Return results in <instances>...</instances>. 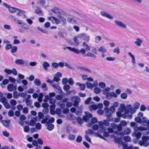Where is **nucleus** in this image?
I'll list each match as a JSON object with an SVG mask.
<instances>
[{
  "instance_id": "e433bc0d",
  "label": "nucleus",
  "mask_w": 149,
  "mask_h": 149,
  "mask_svg": "<svg viewBox=\"0 0 149 149\" xmlns=\"http://www.w3.org/2000/svg\"><path fill=\"white\" fill-rule=\"evenodd\" d=\"M86 134L87 135H88L89 134H93L94 133L93 131L91 129H89L86 131Z\"/></svg>"
},
{
  "instance_id": "1a4fd4ad",
  "label": "nucleus",
  "mask_w": 149,
  "mask_h": 149,
  "mask_svg": "<svg viewBox=\"0 0 149 149\" xmlns=\"http://www.w3.org/2000/svg\"><path fill=\"white\" fill-rule=\"evenodd\" d=\"M16 85L14 86L13 84H10L7 86V89L9 91L11 92L13 91L14 89H16Z\"/></svg>"
},
{
  "instance_id": "a878e982",
  "label": "nucleus",
  "mask_w": 149,
  "mask_h": 149,
  "mask_svg": "<svg viewBox=\"0 0 149 149\" xmlns=\"http://www.w3.org/2000/svg\"><path fill=\"white\" fill-rule=\"evenodd\" d=\"M128 108H129L130 112L131 114H132L135 112V109L132 107V105L131 104H129L128 106Z\"/></svg>"
},
{
  "instance_id": "dca6fc26",
  "label": "nucleus",
  "mask_w": 149,
  "mask_h": 149,
  "mask_svg": "<svg viewBox=\"0 0 149 149\" xmlns=\"http://www.w3.org/2000/svg\"><path fill=\"white\" fill-rule=\"evenodd\" d=\"M142 42V40L141 39L137 38L136 39V41L134 42V43L137 46H141V44Z\"/></svg>"
},
{
  "instance_id": "69168bd1",
  "label": "nucleus",
  "mask_w": 149,
  "mask_h": 149,
  "mask_svg": "<svg viewBox=\"0 0 149 149\" xmlns=\"http://www.w3.org/2000/svg\"><path fill=\"white\" fill-rule=\"evenodd\" d=\"M50 26V23L48 22H47L45 23L44 24V26L46 28H49Z\"/></svg>"
},
{
  "instance_id": "13d9d810",
  "label": "nucleus",
  "mask_w": 149,
  "mask_h": 149,
  "mask_svg": "<svg viewBox=\"0 0 149 149\" xmlns=\"http://www.w3.org/2000/svg\"><path fill=\"white\" fill-rule=\"evenodd\" d=\"M124 140L126 142H129L131 140V138L129 136H127L124 137Z\"/></svg>"
},
{
  "instance_id": "7c9ffc66",
  "label": "nucleus",
  "mask_w": 149,
  "mask_h": 149,
  "mask_svg": "<svg viewBox=\"0 0 149 149\" xmlns=\"http://www.w3.org/2000/svg\"><path fill=\"white\" fill-rule=\"evenodd\" d=\"M7 102V99L5 97H3L0 98V102H2L3 104Z\"/></svg>"
},
{
  "instance_id": "a18cd8bd",
  "label": "nucleus",
  "mask_w": 149,
  "mask_h": 149,
  "mask_svg": "<svg viewBox=\"0 0 149 149\" xmlns=\"http://www.w3.org/2000/svg\"><path fill=\"white\" fill-rule=\"evenodd\" d=\"M55 119L54 118H51L49 119V121H47V125L49 124V123H53L54 122Z\"/></svg>"
},
{
  "instance_id": "603ef678",
  "label": "nucleus",
  "mask_w": 149,
  "mask_h": 149,
  "mask_svg": "<svg viewBox=\"0 0 149 149\" xmlns=\"http://www.w3.org/2000/svg\"><path fill=\"white\" fill-rule=\"evenodd\" d=\"M99 50L103 53L106 52L107 50L106 49L102 47H100Z\"/></svg>"
},
{
  "instance_id": "423d86ee",
  "label": "nucleus",
  "mask_w": 149,
  "mask_h": 149,
  "mask_svg": "<svg viewBox=\"0 0 149 149\" xmlns=\"http://www.w3.org/2000/svg\"><path fill=\"white\" fill-rule=\"evenodd\" d=\"M18 12L17 13V16H21L23 19H24L26 17V16L25 15L26 12L22 10L18 9L17 10Z\"/></svg>"
},
{
  "instance_id": "8fccbe9b",
  "label": "nucleus",
  "mask_w": 149,
  "mask_h": 149,
  "mask_svg": "<svg viewBox=\"0 0 149 149\" xmlns=\"http://www.w3.org/2000/svg\"><path fill=\"white\" fill-rule=\"evenodd\" d=\"M82 140V137L80 136H78L76 139V141L77 142L80 143L81 142Z\"/></svg>"
},
{
  "instance_id": "6e6552de",
  "label": "nucleus",
  "mask_w": 149,
  "mask_h": 149,
  "mask_svg": "<svg viewBox=\"0 0 149 149\" xmlns=\"http://www.w3.org/2000/svg\"><path fill=\"white\" fill-rule=\"evenodd\" d=\"M101 15L109 19H113V17L108 14L107 13L104 11H102L100 12Z\"/></svg>"
},
{
  "instance_id": "bb28decb",
  "label": "nucleus",
  "mask_w": 149,
  "mask_h": 149,
  "mask_svg": "<svg viewBox=\"0 0 149 149\" xmlns=\"http://www.w3.org/2000/svg\"><path fill=\"white\" fill-rule=\"evenodd\" d=\"M110 88H105L104 91V94L106 95V97H109V91Z\"/></svg>"
},
{
  "instance_id": "f257e3e1",
  "label": "nucleus",
  "mask_w": 149,
  "mask_h": 149,
  "mask_svg": "<svg viewBox=\"0 0 149 149\" xmlns=\"http://www.w3.org/2000/svg\"><path fill=\"white\" fill-rule=\"evenodd\" d=\"M63 49L64 50H66V49H67L74 53L77 54H79L81 53L82 54H84L86 52V51H85L84 49L83 48L81 49L80 50H79L75 48H72L70 47H64Z\"/></svg>"
},
{
  "instance_id": "b1692460",
  "label": "nucleus",
  "mask_w": 149,
  "mask_h": 149,
  "mask_svg": "<svg viewBox=\"0 0 149 149\" xmlns=\"http://www.w3.org/2000/svg\"><path fill=\"white\" fill-rule=\"evenodd\" d=\"M52 65H68L66 62H60L58 64L56 63H53Z\"/></svg>"
},
{
  "instance_id": "4be33fe9",
  "label": "nucleus",
  "mask_w": 149,
  "mask_h": 149,
  "mask_svg": "<svg viewBox=\"0 0 149 149\" xmlns=\"http://www.w3.org/2000/svg\"><path fill=\"white\" fill-rule=\"evenodd\" d=\"M18 9L15 7H10L9 8V12L11 13H13L16 12L17 10H18Z\"/></svg>"
},
{
  "instance_id": "393cba45",
  "label": "nucleus",
  "mask_w": 149,
  "mask_h": 149,
  "mask_svg": "<svg viewBox=\"0 0 149 149\" xmlns=\"http://www.w3.org/2000/svg\"><path fill=\"white\" fill-rule=\"evenodd\" d=\"M34 83L35 85L37 86H39L41 84L40 81L39 79H35L34 81Z\"/></svg>"
},
{
  "instance_id": "f704fd0d",
  "label": "nucleus",
  "mask_w": 149,
  "mask_h": 149,
  "mask_svg": "<svg viewBox=\"0 0 149 149\" xmlns=\"http://www.w3.org/2000/svg\"><path fill=\"white\" fill-rule=\"evenodd\" d=\"M52 18L55 21V23L56 24H59L61 23L60 21L58 19L56 18L54 16L52 17Z\"/></svg>"
},
{
  "instance_id": "a19ab883",
  "label": "nucleus",
  "mask_w": 149,
  "mask_h": 149,
  "mask_svg": "<svg viewBox=\"0 0 149 149\" xmlns=\"http://www.w3.org/2000/svg\"><path fill=\"white\" fill-rule=\"evenodd\" d=\"M110 96L111 97H114L115 98L117 97V95L115 93L113 92H111L109 93V97Z\"/></svg>"
},
{
  "instance_id": "39448f33",
  "label": "nucleus",
  "mask_w": 149,
  "mask_h": 149,
  "mask_svg": "<svg viewBox=\"0 0 149 149\" xmlns=\"http://www.w3.org/2000/svg\"><path fill=\"white\" fill-rule=\"evenodd\" d=\"M114 23L117 26L123 28L125 29L127 27L126 25L120 21L116 20L114 21Z\"/></svg>"
},
{
  "instance_id": "a211bd4d",
  "label": "nucleus",
  "mask_w": 149,
  "mask_h": 149,
  "mask_svg": "<svg viewBox=\"0 0 149 149\" xmlns=\"http://www.w3.org/2000/svg\"><path fill=\"white\" fill-rule=\"evenodd\" d=\"M78 35L77 36H75L73 38V40L75 44V45H79L80 42L78 39Z\"/></svg>"
},
{
  "instance_id": "e2e57ef3",
  "label": "nucleus",
  "mask_w": 149,
  "mask_h": 149,
  "mask_svg": "<svg viewBox=\"0 0 149 149\" xmlns=\"http://www.w3.org/2000/svg\"><path fill=\"white\" fill-rule=\"evenodd\" d=\"M86 87L88 88H91L93 87V84L90 83H87L86 84Z\"/></svg>"
},
{
  "instance_id": "58836bf2",
  "label": "nucleus",
  "mask_w": 149,
  "mask_h": 149,
  "mask_svg": "<svg viewBox=\"0 0 149 149\" xmlns=\"http://www.w3.org/2000/svg\"><path fill=\"white\" fill-rule=\"evenodd\" d=\"M87 56H88L92 57L94 58H95L96 57V55L93 54L91 53L90 52H88Z\"/></svg>"
},
{
  "instance_id": "de8ad7c7",
  "label": "nucleus",
  "mask_w": 149,
  "mask_h": 149,
  "mask_svg": "<svg viewBox=\"0 0 149 149\" xmlns=\"http://www.w3.org/2000/svg\"><path fill=\"white\" fill-rule=\"evenodd\" d=\"M97 119L96 118H93L91 120V123L92 124H93L97 122Z\"/></svg>"
},
{
  "instance_id": "774afa93",
  "label": "nucleus",
  "mask_w": 149,
  "mask_h": 149,
  "mask_svg": "<svg viewBox=\"0 0 149 149\" xmlns=\"http://www.w3.org/2000/svg\"><path fill=\"white\" fill-rule=\"evenodd\" d=\"M92 128L93 130H96L99 128V126L97 125H93Z\"/></svg>"
},
{
  "instance_id": "2eb2a0df",
  "label": "nucleus",
  "mask_w": 149,
  "mask_h": 149,
  "mask_svg": "<svg viewBox=\"0 0 149 149\" xmlns=\"http://www.w3.org/2000/svg\"><path fill=\"white\" fill-rule=\"evenodd\" d=\"M61 15H58V17L61 21L63 24H65L66 23V19L63 17Z\"/></svg>"
},
{
  "instance_id": "ddd939ff",
  "label": "nucleus",
  "mask_w": 149,
  "mask_h": 149,
  "mask_svg": "<svg viewBox=\"0 0 149 149\" xmlns=\"http://www.w3.org/2000/svg\"><path fill=\"white\" fill-rule=\"evenodd\" d=\"M77 85L79 86L80 89L81 91H84L86 88V86L85 84H81L79 82H77L76 83Z\"/></svg>"
},
{
  "instance_id": "ea45409f",
  "label": "nucleus",
  "mask_w": 149,
  "mask_h": 149,
  "mask_svg": "<svg viewBox=\"0 0 149 149\" xmlns=\"http://www.w3.org/2000/svg\"><path fill=\"white\" fill-rule=\"evenodd\" d=\"M94 92L96 94H98L101 92V90L99 88L96 87L94 89Z\"/></svg>"
},
{
  "instance_id": "4468645a",
  "label": "nucleus",
  "mask_w": 149,
  "mask_h": 149,
  "mask_svg": "<svg viewBox=\"0 0 149 149\" xmlns=\"http://www.w3.org/2000/svg\"><path fill=\"white\" fill-rule=\"evenodd\" d=\"M99 125L101 126V127H103V125L106 126H108L109 125V123L107 120H104L103 123L101 122V124H99Z\"/></svg>"
},
{
  "instance_id": "338daca9",
  "label": "nucleus",
  "mask_w": 149,
  "mask_h": 149,
  "mask_svg": "<svg viewBox=\"0 0 149 149\" xmlns=\"http://www.w3.org/2000/svg\"><path fill=\"white\" fill-rule=\"evenodd\" d=\"M8 115L10 117H12L14 116V113L13 111L11 110H10L8 112Z\"/></svg>"
},
{
  "instance_id": "3c124183",
  "label": "nucleus",
  "mask_w": 149,
  "mask_h": 149,
  "mask_svg": "<svg viewBox=\"0 0 149 149\" xmlns=\"http://www.w3.org/2000/svg\"><path fill=\"white\" fill-rule=\"evenodd\" d=\"M90 108L96 110L98 108V106L96 105H92L90 106Z\"/></svg>"
},
{
  "instance_id": "09e8293b",
  "label": "nucleus",
  "mask_w": 149,
  "mask_h": 149,
  "mask_svg": "<svg viewBox=\"0 0 149 149\" xmlns=\"http://www.w3.org/2000/svg\"><path fill=\"white\" fill-rule=\"evenodd\" d=\"M36 128L38 130H40L41 128V125L39 123H37L36 124Z\"/></svg>"
},
{
  "instance_id": "412c9836",
  "label": "nucleus",
  "mask_w": 149,
  "mask_h": 149,
  "mask_svg": "<svg viewBox=\"0 0 149 149\" xmlns=\"http://www.w3.org/2000/svg\"><path fill=\"white\" fill-rule=\"evenodd\" d=\"M33 120H30L29 122V125L31 126H33L36 124V121H37V119L35 118L34 117L33 118Z\"/></svg>"
},
{
  "instance_id": "c03bdc74",
  "label": "nucleus",
  "mask_w": 149,
  "mask_h": 149,
  "mask_svg": "<svg viewBox=\"0 0 149 149\" xmlns=\"http://www.w3.org/2000/svg\"><path fill=\"white\" fill-rule=\"evenodd\" d=\"M120 97L122 99H125L127 98V95L125 93H122L120 95Z\"/></svg>"
},
{
  "instance_id": "79ce46f5",
  "label": "nucleus",
  "mask_w": 149,
  "mask_h": 149,
  "mask_svg": "<svg viewBox=\"0 0 149 149\" xmlns=\"http://www.w3.org/2000/svg\"><path fill=\"white\" fill-rule=\"evenodd\" d=\"M38 115L39 118L40 119H43L44 117L43 114L41 112H39L38 113Z\"/></svg>"
},
{
  "instance_id": "864d4df0",
  "label": "nucleus",
  "mask_w": 149,
  "mask_h": 149,
  "mask_svg": "<svg viewBox=\"0 0 149 149\" xmlns=\"http://www.w3.org/2000/svg\"><path fill=\"white\" fill-rule=\"evenodd\" d=\"M135 120L136 122L138 123H141L142 122L141 118L140 117H135Z\"/></svg>"
},
{
  "instance_id": "f03ea898",
  "label": "nucleus",
  "mask_w": 149,
  "mask_h": 149,
  "mask_svg": "<svg viewBox=\"0 0 149 149\" xmlns=\"http://www.w3.org/2000/svg\"><path fill=\"white\" fill-rule=\"evenodd\" d=\"M148 139L147 136H143L142 138V141H139V145L141 146H143L145 147L148 146L149 145V143L148 141Z\"/></svg>"
},
{
  "instance_id": "7ed1b4c3",
  "label": "nucleus",
  "mask_w": 149,
  "mask_h": 149,
  "mask_svg": "<svg viewBox=\"0 0 149 149\" xmlns=\"http://www.w3.org/2000/svg\"><path fill=\"white\" fill-rule=\"evenodd\" d=\"M78 38L82 39L88 43L89 40L90 36L85 33L79 34L78 35Z\"/></svg>"
},
{
  "instance_id": "052dcab7",
  "label": "nucleus",
  "mask_w": 149,
  "mask_h": 149,
  "mask_svg": "<svg viewBox=\"0 0 149 149\" xmlns=\"http://www.w3.org/2000/svg\"><path fill=\"white\" fill-rule=\"evenodd\" d=\"M12 47V45L10 44H7L5 47V49L6 50H8L11 49Z\"/></svg>"
},
{
  "instance_id": "4d7b16f0",
  "label": "nucleus",
  "mask_w": 149,
  "mask_h": 149,
  "mask_svg": "<svg viewBox=\"0 0 149 149\" xmlns=\"http://www.w3.org/2000/svg\"><path fill=\"white\" fill-rule=\"evenodd\" d=\"M24 130L26 132H28L29 131V127L28 126H25L24 127Z\"/></svg>"
},
{
  "instance_id": "680f3d73",
  "label": "nucleus",
  "mask_w": 149,
  "mask_h": 149,
  "mask_svg": "<svg viewBox=\"0 0 149 149\" xmlns=\"http://www.w3.org/2000/svg\"><path fill=\"white\" fill-rule=\"evenodd\" d=\"M120 124H121L122 126H125L127 125V123L126 121L123 120L120 122Z\"/></svg>"
},
{
  "instance_id": "72a5a7b5",
  "label": "nucleus",
  "mask_w": 149,
  "mask_h": 149,
  "mask_svg": "<svg viewBox=\"0 0 149 149\" xmlns=\"http://www.w3.org/2000/svg\"><path fill=\"white\" fill-rule=\"evenodd\" d=\"M131 132V130L129 128H127L124 130V133L126 134H128Z\"/></svg>"
},
{
  "instance_id": "9b49d317",
  "label": "nucleus",
  "mask_w": 149,
  "mask_h": 149,
  "mask_svg": "<svg viewBox=\"0 0 149 149\" xmlns=\"http://www.w3.org/2000/svg\"><path fill=\"white\" fill-rule=\"evenodd\" d=\"M34 13L36 14H40L42 16L44 15L42 10L38 7H37V8L35 10Z\"/></svg>"
},
{
  "instance_id": "f8f14e48",
  "label": "nucleus",
  "mask_w": 149,
  "mask_h": 149,
  "mask_svg": "<svg viewBox=\"0 0 149 149\" xmlns=\"http://www.w3.org/2000/svg\"><path fill=\"white\" fill-rule=\"evenodd\" d=\"M10 121L9 120H3L2 122L3 125L6 127H8L9 126V123Z\"/></svg>"
},
{
  "instance_id": "473e14b6",
  "label": "nucleus",
  "mask_w": 149,
  "mask_h": 149,
  "mask_svg": "<svg viewBox=\"0 0 149 149\" xmlns=\"http://www.w3.org/2000/svg\"><path fill=\"white\" fill-rule=\"evenodd\" d=\"M128 54L130 56H131V57L132 58V63L134 64L135 62V58H134V56L132 54V53L130 52H128Z\"/></svg>"
},
{
  "instance_id": "37998d69",
  "label": "nucleus",
  "mask_w": 149,
  "mask_h": 149,
  "mask_svg": "<svg viewBox=\"0 0 149 149\" xmlns=\"http://www.w3.org/2000/svg\"><path fill=\"white\" fill-rule=\"evenodd\" d=\"M85 113L89 120L90 118H92V115L90 113L88 112H85Z\"/></svg>"
},
{
  "instance_id": "cd10ccee",
  "label": "nucleus",
  "mask_w": 149,
  "mask_h": 149,
  "mask_svg": "<svg viewBox=\"0 0 149 149\" xmlns=\"http://www.w3.org/2000/svg\"><path fill=\"white\" fill-rule=\"evenodd\" d=\"M77 122L79 124H82L83 123V120L81 117H78L76 119Z\"/></svg>"
},
{
  "instance_id": "0e129e2a",
  "label": "nucleus",
  "mask_w": 149,
  "mask_h": 149,
  "mask_svg": "<svg viewBox=\"0 0 149 149\" xmlns=\"http://www.w3.org/2000/svg\"><path fill=\"white\" fill-rule=\"evenodd\" d=\"M109 109L111 113L114 112L115 111V107L113 106H111L110 107Z\"/></svg>"
},
{
  "instance_id": "9d476101",
  "label": "nucleus",
  "mask_w": 149,
  "mask_h": 149,
  "mask_svg": "<svg viewBox=\"0 0 149 149\" xmlns=\"http://www.w3.org/2000/svg\"><path fill=\"white\" fill-rule=\"evenodd\" d=\"M104 111H105V115L107 118H109L111 116V113L110 112L109 109L108 108H104Z\"/></svg>"
},
{
  "instance_id": "6ab92c4d",
  "label": "nucleus",
  "mask_w": 149,
  "mask_h": 149,
  "mask_svg": "<svg viewBox=\"0 0 149 149\" xmlns=\"http://www.w3.org/2000/svg\"><path fill=\"white\" fill-rule=\"evenodd\" d=\"M45 0H38V3L42 4V5L43 7L45 8H46L47 6H45ZM47 7H48V6H47Z\"/></svg>"
},
{
  "instance_id": "5701e85b",
  "label": "nucleus",
  "mask_w": 149,
  "mask_h": 149,
  "mask_svg": "<svg viewBox=\"0 0 149 149\" xmlns=\"http://www.w3.org/2000/svg\"><path fill=\"white\" fill-rule=\"evenodd\" d=\"M15 62L17 65H21L24 64V61L22 59H18L15 61Z\"/></svg>"
},
{
  "instance_id": "c756f323",
  "label": "nucleus",
  "mask_w": 149,
  "mask_h": 149,
  "mask_svg": "<svg viewBox=\"0 0 149 149\" xmlns=\"http://www.w3.org/2000/svg\"><path fill=\"white\" fill-rule=\"evenodd\" d=\"M11 49V53H14L17 51V47L16 46L12 47Z\"/></svg>"
},
{
  "instance_id": "f3484780",
  "label": "nucleus",
  "mask_w": 149,
  "mask_h": 149,
  "mask_svg": "<svg viewBox=\"0 0 149 149\" xmlns=\"http://www.w3.org/2000/svg\"><path fill=\"white\" fill-rule=\"evenodd\" d=\"M86 42H84L82 43V45L84 47H85L86 48H85V50L87 51H89L90 50V47L88 46V45L86 43Z\"/></svg>"
},
{
  "instance_id": "5fc2aeb1",
  "label": "nucleus",
  "mask_w": 149,
  "mask_h": 149,
  "mask_svg": "<svg viewBox=\"0 0 149 149\" xmlns=\"http://www.w3.org/2000/svg\"><path fill=\"white\" fill-rule=\"evenodd\" d=\"M121 145L123 146V149H128L129 147L127 144H124L123 143H122Z\"/></svg>"
},
{
  "instance_id": "aec40b11",
  "label": "nucleus",
  "mask_w": 149,
  "mask_h": 149,
  "mask_svg": "<svg viewBox=\"0 0 149 149\" xmlns=\"http://www.w3.org/2000/svg\"><path fill=\"white\" fill-rule=\"evenodd\" d=\"M67 20L68 22L69 23H71L75 24H77V22L76 20L73 18H67Z\"/></svg>"
},
{
  "instance_id": "bf43d9fd",
  "label": "nucleus",
  "mask_w": 149,
  "mask_h": 149,
  "mask_svg": "<svg viewBox=\"0 0 149 149\" xmlns=\"http://www.w3.org/2000/svg\"><path fill=\"white\" fill-rule=\"evenodd\" d=\"M110 126L113 129H116L117 127V125L114 123L111 124Z\"/></svg>"
},
{
  "instance_id": "49530a36",
  "label": "nucleus",
  "mask_w": 149,
  "mask_h": 149,
  "mask_svg": "<svg viewBox=\"0 0 149 149\" xmlns=\"http://www.w3.org/2000/svg\"><path fill=\"white\" fill-rule=\"evenodd\" d=\"M75 136L74 135L70 134L68 136L69 140H74L75 139Z\"/></svg>"
},
{
  "instance_id": "c85d7f7f",
  "label": "nucleus",
  "mask_w": 149,
  "mask_h": 149,
  "mask_svg": "<svg viewBox=\"0 0 149 149\" xmlns=\"http://www.w3.org/2000/svg\"><path fill=\"white\" fill-rule=\"evenodd\" d=\"M54 128V125L52 124L47 125V129L49 131L52 130Z\"/></svg>"
},
{
  "instance_id": "2f4dec72",
  "label": "nucleus",
  "mask_w": 149,
  "mask_h": 149,
  "mask_svg": "<svg viewBox=\"0 0 149 149\" xmlns=\"http://www.w3.org/2000/svg\"><path fill=\"white\" fill-rule=\"evenodd\" d=\"M47 116H46L45 118H44L42 119V120L41 121V123L42 124H45V123H46L47 122V121L48 120V115H47Z\"/></svg>"
},
{
  "instance_id": "4c0bfd02",
  "label": "nucleus",
  "mask_w": 149,
  "mask_h": 149,
  "mask_svg": "<svg viewBox=\"0 0 149 149\" xmlns=\"http://www.w3.org/2000/svg\"><path fill=\"white\" fill-rule=\"evenodd\" d=\"M37 29L39 31L44 33L47 34L48 33V32L47 31L43 29L42 28L40 27H37Z\"/></svg>"
},
{
  "instance_id": "20e7f679",
  "label": "nucleus",
  "mask_w": 149,
  "mask_h": 149,
  "mask_svg": "<svg viewBox=\"0 0 149 149\" xmlns=\"http://www.w3.org/2000/svg\"><path fill=\"white\" fill-rule=\"evenodd\" d=\"M51 11L52 12L55 14H56L57 13H58L60 15H64L66 17H67L68 16L70 15H68L65 12L63 11L62 10L59 9H58L56 8H54L53 9H52L51 10Z\"/></svg>"
},
{
  "instance_id": "0eeeda50",
  "label": "nucleus",
  "mask_w": 149,
  "mask_h": 149,
  "mask_svg": "<svg viewBox=\"0 0 149 149\" xmlns=\"http://www.w3.org/2000/svg\"><path fill=\"white\" fill-rule=\"evenodd\" d=\"M101 15L109 19H113V17L108 14L107 13L104 11H102L100 12Z\"/></svg>"
},
{
  "instance_id": "c9c22d12",
  "label": "nucleus",
  "mask_w": 149,
  "mask_h": 149,
  "mask_svg": "<svg viewBox=\"0 0 149 149\" xmlns=\"http://www.w3.org/2000/svg\"><path fill=\"white\" fill-rule=\"evenodd\" d=\"M13 96L14 98L17 99L19 97V93L16 91H14L13 93Z\"/></svg>"
},
{
  "instance_id": "6e6d98bb",
  "label": "nucleus",
  "mask_w": 149,
  "mask_h": 149,
  "mask_svg": "<svg viewBox=\"0 0 149 149\" xmlns=\"http://www.w3.org/2000/svg\"><path fill=\"white\" fill-rule=\"evenodd\" d=\"M92 98L91 97H88L85 101V103L86 104H89Z\"/></svg>"
}]
</instances>
